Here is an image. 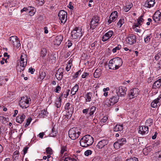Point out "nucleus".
<instances>
[{
    "instance_id": "f257e3e1",
    "label": "nucleus",
    "mask_w": 161,
    "mask_h": 161,
    "mask_svg": "<svg viewBox=\"0 0 161 161\" xmlns=\"http://www.w3.org/2000/svg\"><path fill=\"white\" fill-rule=\"evenodd\" d=\"M27 58L26 54L23 53H21L17 67V70L18 72H21L25 70L27 64Z\"/></svg>"
},
{
    "instance_id": "f03ea898",
    "label": "nucleus",
    "mask_w": 161,
    "mask_h": 161,
    "mask_svg": "<svg viewBox=\"0 0 161 161\" xmlns=\"http://www.w3.org/2000/svg\"><path fill=\"white\" fill-rule=\"evenodd\" d=\"M93 138L90 135H87L83 136L80 140V146L84 147H87L92 145L93 142Z\"/></svg>"
},
{
    "instance_id": "7ed1b4c3",
    "label": "nucleus",
    "mask_w": 161,
    "mask_h": 161,
    "mask_svg": "<svg viewBox=\"0 0 161 161\" xmlns=\"http://www.w3.org/2000/svg\"><path fill=\"white\" fill-rule=\"evenodd\" d=\"M122 64V60L119 58L117 57L110 60L108 66L109 69L115 70L121 67Z\"/></svg>"
},
{
    "instance_id": "20e7f679",
    "label": "nucleus",
    "mask_w": 161,
    "mask_h": 161,
    "mask_svg": "<svg viewBox=\"0 0 161 161\" xmlns=\"http://www.w3.org/2000/svg\"><path fill=\"white\" fill-rule=\"evenodd\" d=\"M67 147L66 146H61V147L60 156H62L63 154L64 153V161H79L77 157H75V158H72L69 157H66L67 155Z\"/></svg>"
},
{
    "instance_id": "39448f33",
    "label": "nucleus",
    "mask_w": 161,
    "mask_h": 161,
    "mask_svg": "<svg viewBox=\"0 0 161 161\" xmlns=\"http://www.w3.org/2000/svg\"><path fill=\"white\" fill-rule=\"evenodd\" d=\"M84 33V31L81 28L75 27L71 32V36L74 39H76L81 37Z\"/></svg>"
},
{
    "instance_id": "423d86ee",
    "label": "nucleus",
    "mask_w": 161,
    "mask_h": 161,
    "mask_svg": "<svg viewBox=\"0 0 161 161\" xmlns=\"http://www.w3.org/2000/svg\"><path fill=\"white\" fill-rule=\"evenodd\" d=\"M119 98L118 96H112L106 99L105 101V104L108 107L113 106L118 101Z\"/></svg>"
},
{
    "instance_id": "0eeeda50",
    "label": "nucleus",
    "mask_w": 161,
    "mask_h": 161,
    "mask_svg": "<svg viewBox=\"0 0 161 161\" xmlns=\"http://www.w3.org/2000/svg\"><path fill=\"white\" fill-rule=\"evenodd\" d=\"M80 134L78 128L74 127L70 129L69 131V136L72 139L74 140L77 138Z\"/></svg>"
},
{
    "instance_id": "6e6552de",
    "label": "nucleus",
    "mask_w": 161,
    "mask_h": 161,
    "mask_svg": "<svg viewBox=\"0 0 161 161\" xmlns=\"http://www.w3.org/2000/svg\"><path fill=\"white\" fill-rule=\"evenodd\" d=\"M31 100L27 96L22 97L19 102V106L23 108H26L29 107Z\"/></svg>"
},
{
    "instance_id": "1a4fd4ad",
    "label": "nucleus",
    "mask_w": 161,
    "mask_h": 161,
    "mask_svg": "<svg viewBox=\"0 0 161 161\" xmlns=\"http://www.w3.org/2000/svg\"><path fill=\"white\" fill-rule=\"evenodd\" d=\"M59 19L61 24L64 25L67 20V13L64 10H60L58 14Z\"/></svg>"
},
{
    "instance_id": "9d476101",
    "label": "nucleus",
    "mask_w": 161,
    "mask_h": 161,
    "mask_svg": "<svg viewBox=\"0 0 161 161\" xmlns=\"http://www.w3.org/2000/svg\"><path fill=\"white\" fill-rule=\"evenodd\" d=\"M100 20V17L97 15L94 16L92 18L90 24V27L95 29L99 24Z\"/></svg>"
},
{
    "instance_id": "9b49d317",
    "label": "nucleus",
    "mask_w": 161,
    "mask_h": 161,
    "mask_svg": "<svg viewBox=\"0 0 161 161\" xmlns=\"http://www.w3.org/2000/svg\"><path fill=\"white\" fill-rule=\"evenodd\" d=\"M127 91L126 88L125 86H119L116 88V92L118 97L124 96L126 94Z\"/></svg>"
},
{
    "instance_id": "f8f14e48",
    "label": "nucleus",
    "mask_w": 161,
    "mask_h": 161,
    "mask_svg": "<svg viewBox=\"0 0 161 161\" xmlns=\"http://www.w3.org/2000/svg\"><path fill=\"white\" fill-rule=\"evenodd\" d=\"M10 43L14 47H18L20 45L19 41L16 36H12L9 38Z\"/></svg>"
},
{
    "instance_id": "ddd939ff",
    "label": "nucleus",
    "mask_w": 161,
    "mask_h": 161,
    "mask_svg": "<svg viewBox=\"0 0 161 161\" xmlns=\"http://www.w3.org/2000/svg\"><path fill=\"white\" fill-rule=\"evenodd\" d=\"M161 104V94H160L158 97L151 103V106L152 108H156L159 106Z\"/></svg>"
},
{
    "instance_id": "4468645a",
    "label": "nucleus",
    "mask_w": 161,
    "mask_h": 161,
    "mask_svg": "<svg viewBox=\"0 0 161 161\" xmlns=\"http://www.w3.org/2000/svg\"><path fill=\"white\" fill-rule=\"evenodd\" d=\"M126 43L129 44L131 45L136 42V37L133 34H130L125 39Z\"/></svg>"
},
{
    "instance_id": "2eb2a0df",
    "label": "nucleus",
    "mask_w": 161,
    "mask_h": 161,
    "mask_svg": "<svg viewBox=\"0 0 161 161\" xmlns=\"http://www.w3.org/2000/svg\"><path fill=\"white\" fill-rule=\"evenodd\" d=\"M139 90L136 88L131 89L129 92V97L130 98H133L137 97L139 94Z\"/></svg>"
},
{
    "instance_id": "dca6fc26",
    "label": "nucleus",
    "mask_w": 161,
    "mask_h": 161,
    "mask_svg": "<svg viewBox=\"0 0 161 161\" xmlns=\"http://www.w3.org/2000/svg\"><path fill=\"white\" fill-rule=\"evenodd\" d=\"M118 17V12L116 11H114L112 12L109 16V19L108 20V24H111L112 22H114Z\"/></svg>"
},
{
    "instance_id": "f3484780",
    "label": "nucleus",
    "mask_w": 161,
    "mask_h": 161,
    "mask_svg": "<svg viewBox=\"0 0 161 161\" xmlns=\"http://www.w3.org/2000/svg\"><path fill=\"white\" fill-rule=\"evenodd\" d=\"M153 19L155 22L161 20V9L156 11L154 14Z\"/></svg>"
},
{
    "instance_id": "a211bd4d",
    "label": "nucleus",
    "mask_w": 161,
    "mask_h": 161,
    "mask_svg": "<svg viewBox=\"0 0 161 161\" xmlns=\"http://www.w3.org/2000/svg\"><path fill=\"white\" fill-rule=\"evenodd\" d=\"M108 140H103L99 141L97 146V148L100 149L104 148L108 143Z\"/></svg>"
},
{
    "instance_id": "6ab92c4d",
    "label": "nucleus",
    "mask_w": 161,
    "mask_h": 161,
    "mask_svg": "<svg viewBox=\"0 0 161 161\" xmlns=\"http://www.w3.org/2000/svg\"><path fill=\"white\" fill-rule=\"evenodd\" d=\"M113 34V32L112 31H109L103 36L102 41L105 42L107 41L112 36Z\"/></svg>"
},
{
    "instance_id": "aec40b11",
    "label": "nucleus",
    "mask_w": 161,
    "mask_h": 161,
    "mask_svg": "<svg viewBox=\"0 0 161 161\" xmlns=\"http://www.w3.org/2000/svg\"><path fill=\"white\" fill-rule=\"evenodd\" d=\"M63 38V36L61 35H59L56 36L53 41L54 44L59 45L61 43Z\"/></svg>"
},
{
    "instance_id": "412c9836",
    "label": "nucleus",
    "mask_w": 161,
    "mask_h": 161,
    "mask_svg": "<svg viewBox=\"0 0 161 161\" xmlns=\"http://www.w3.org/2000/svg\"><path fill=\"white\" fill-rule=\"evenodd\" d=\"M63 72L64 69L63 68H60L58 69L56 74L55 76L58 80H60L62 78Z\"/></svg>"
},
{
    "instance_id": "4be33fe9",
    "label": "nucleus",
    "mask_w": 161,
    "mask_h": 161,
    "mask_svg": "<svg viewBox=\"0 0 161 161\" xmlns=\"http://www.w3.org/2000/svg\"><path fill=\"white\" fill-rule=\"evenodd\" d=\"M155 3L154 0H147L145 2L144 6L145 8H150L153 7Z\"/></svg>"
},
{
    "instance_id": "5701e85b",
    "label": "nucleus",
    "mask_w": 161,
    "mask_h": 161,
    "mask_svg": "<svg viewBox=\"0 0 161 161\" xmlns=\"http://www.w3.org/2000/svg\"><path fill=\"white\" fill-rule=\"evenodd\" d=\"M148 132V127L146 126H142L140 127L139 133L142 135L147 134Z\"/></svg>"
},
{
    "instance_id": "b1692460",
    "label": "nucleus",
    "mask_w": 161,
    "mask_h": 161,
    "mask_svg": "<svg viewBox=\"0 0 161 161\" xmlns=\"http://www.w3.org/2000/svg\"><path fill=\"white\" fill-rule=\"evenodd\" d=\"M64 108L69 114H71L73 113L74 108L72 105H70V103H69L66 104Z\"/></svg>"
},
{
    "instance_id": "393cba45",
    "label": "nucleus",
    "mask_w": 161,
    "mask_h": 161,
    "mask_svg": "<svg viewBox=\"0 0 161 161\" xmlns=\"http://www.w3.org/2000/svg\"><path fill=\"white\" fill-rule=\"evenodd\" d=\"M25 117V116L24 114H21L17 117L16 121L19 124H21L23 122Z\"/></svg>"
},
{
    "instance_id": "a878e982",
    "label": "nucleus",
    "mask_w": 161,
    "mask_h": 161,
    "mask_svg": "<svg viewBox=\"0 0 161 161\" xmlns=\"http://www.w3.org/2000/svg\"><path fill=\"white\" fill-rule=\"evenodd\" d=\"M161 86V78L155 81L153 85V88L156 89L159 88Z\"/></svg>"
},
{
    "instance_id": "bb28decb",
    "label": "nucleus",
    "mask_w": 161,
    "mask_h": 161,
    "mask_svg": "<svg viewBox=\"0 0 161 161\" xmlns=\"http://www.w3.org/2000/svg\"><path fill=\"white\" fill-rule=\"evenodd\" d=\"M153 147L152 146H150L147 147L143 149V152L145 155H147L149 153H150L152 150Z\"/></svg>"
},
{
    "instance_id": "cd10ccee",
    "label": "nucleus",
    "mask_w": 161,
    "mask_h": 161,
    "mask_svg": "<svg viewBox=\"0 0 161 161\" xmlns=\"http://www.w3.org/2000/svg\"><path fill=\"white\" fill-rule=\"evenodd\" d=\"M123 128V125L120 124H117L114 126V130L115 131H121Z\"/></svg>"
},
{
    "instance_id": "c85d7f7f",
    "label": "nucleus",
    "mask_w": 161,
    "mask_h": 161,
    "mask_svg": "<svg viewBox=\"0 0 161 161\" xmlns=\"http://www.w3.org/2000/svg\"><path fill=\"white\" fill-rule=\"evenodd\" d=\"M79 88V85L76 84L71 89V94L72 95H75L78 91Z\"/></svg>"
},
{
    "instance_id": "c756f323",
    "label": "nucleus",
    "mask_w": 161,
    "mask_h": 161,
    "mask_svg": "<svg viewBox=\"0 0 161 161\" xmlns=\"http://www.w3.org/2000/svg\"><path fill=\"white\" fill-rule=\"evenodd\" d=\"M101 75V70L100 69H97L94 73V77L95 78H99Z\"/></svg>"
},
{
    "instance_id": "7c9ffc66",
    "label": "nucleus",
    "mask_w": 161,
    "mask_h": 161,
    "mask_svg": "<svg viewBox=\"0 0 161 161\" xmlns=\"http://www.w3.org/2000/svg\"><path fill=\"white\" fill-rule=\"evenodd\" d=\"M110 157L112 161H122L121 158L118 156L116 157L115 154H112Z\"/></svg>"
},
{
    "instance_id": "2f4dec72",
    "label": "nucleus",
    "mask_w": 161,
    "mask_h": 161,
    "mask_svg": "<svg viewBox=\"0 0 161 161\" xmlns=\"http://www.w3.org/2000/svg\"><path fill=\"white\" fill-rule=\"evenodd\" d=\"M34 2L37 6H42L45 3V0H34Z\"/></svg>"
},
{
    "instance_id": "473e14b6",
    "label": "nucleus",
    "mask_w": 161,
    "mask_h": 161,
    "mask_svg": "<svg viewBox=\"0 0 161 161\" xmlns=\"http://www.w3.org/2000/svg\"><path fill=\"white\" fill-rule=\"evenodd\" d=\"M47 50L45 48H42L41 51V57L42 58H44L45 56L47 54Z\"/></svg>"
},
{
    "instance_id": "72a5a7b5",
    "label": "nucleus",
    "mask_w": 161,
    "mask_h": 161,
    "mask_svg": "<svg viewBox=\"0 0 161 161\" xmlns=\"http://www.w3.org/2000/svg\"><path fill=\"white\" fill-rule=\"evenodd\" d=\"M118 143H119L121 146H122L123 145L126 143V140L125 138H123L119 139L117 141Z\"/></svg>"
},
{
    "instance_id": "f704fd0d",
    "label": "nucleus",
    "mask_w": 161,
    "mask_h": 161,
    "mask_svg": "<svg viewBox=\"0 0 161 161\" xmlns=\"http://www.w3.org/2000/svg\"><path fill=\"white\" fill-rule=\"evenodd\" d=\"M88 109H89V114L90 116H91L93 115L94 112L95 111L96 107L94 106H92L90 108H88Z\"/></svg>"
},
{
    "instance_id": "c9c22d12",
    "label": "nucleus",
    "mask_w": 161,
    "mask_h": 161,
    "mask_svg": "<svg viewBox=\"0 0 161 161\" xmlns=\"http://www.w3.org/2000/svg\"><path fill=\"white\" fill-rule=\"evenodd\" d=\"M72 60L71 59H70L69 61L66 68V69L67 71H68L70 70L72 66Z\"/></svg>"
},
{
    "instance_id": "e433bc0d",
    "label": "nucleus",
    "mask_w": 161,
    "mask_h": 161,
    "mask_svg": "<svg viewBox=\"0 0 161 161\" xmlns=\"http://www.w3.org/2000/svg\"><path fill=\"white\" fill-rule=\"evenodd\" d=\"M152 36L151 34H150L147 35L146 37L144 38V42L146 43H148L150 42Z\"/></svg>"
},
{
    "instance_id": "4c0bfd02",
    "label": "nucleus",
    "mask_w": 161,
    "mask_h": 161,
    "mask_svg": "<svg viewBox=\"0 0 161 161\" xmlns=\"http://www.w3.org/2000/svg\"><path fill=\"white\" fill-rule=\"evenodd\" d=\"M92 95L91 92L87 93L86 96V100L87 102H89L91 101Z\"/></svg>"
},
{
    "instance_id": "58836bf2",
    "label": "nucleus",
    "mask_w": 161,
    "mask_h": 161,
    "mask_svg": "<svg viewBox=\"0 0 161 161\" xmlns=\"http://www.w3.org/2000/svg\"><path fill=\"white\" fill-rule=\"evenodd\" d=\"M47 112L45 110H42L41 111L39 116L41 117L44 118L45 116H47Z\"/></svg>"
},
{
    "instance_id": "ea45409f",
    "label": "nucleus",
    "mask_w": 161,
    "mask_h": 161,
    "mask_svg": "<svg viewBox=\"0 0 161 161\" xmlns=\"http://www.w3.org/2000/svg\"><path fill=\"white\" fill-rule=\"evenodd\" d=\"M153 123V120L151 119H149L147 120L145 122L146 126L148 127L152 125Z\"/></svg>"
},
{
    "instance_id": "a19ab883",
    "label": "nucleus",
    "mask_w": 161,
    "mask_h": 161,
    "mask_svg": "<svg viewBox=\"0 0 161 161\" xmlns=\"http://www.w3.org/2000/svg\"><path fill=\"white\" fill-rule=\"evenodd\" d=\"M61 105V100L57 99H56L55 103V105L57 108H60Z\"/></svg>"
},
{
    "instance_id": "79ce46f5",
    "label": "nucleus",
    "mask_w": 161,
    "mask_h": 161,
    "mask_svg": "<svg viewBox=\"0 0 161 161\" xmlns=\"http://www.w3.org/2000/svg\"><path fill=\"white\" fill-rule=\"evenodd\" d=\"M121 48V46L120 45H118L117 46L113 48L112 51L113 53H116L117 51L119 50Z\"/></svg>"
},
{
    "instance_id": "37998d69",
    "label": "nucleus",
    "mask_w": 161,
    "mask_h": 161,
    "mask_svg": "<svg viewBox=\"0 0 161 161\" xmlns=\"http://www.w3.org/2000/svg\"><path fill=\"white\" fill-rule=\"evenodd\" d=\"M46 74L45 72L43 71H41L40 72L39 78L42 80L44 79L45 77L46 76Z\"/></svg>"
},
{
    "instance_id": "c03bdc74",
    "label": "nucleus",
    "mask_w": 161,
    "mask_h": 161,
    "mask_svg": "<svg viewBox=\"0 0 161 161\" xmlns=\"http://www.w3.org/2000/svg\"><path fill=\"white\" fill-rule=\"evenodd\" d=\"M29 8H31V10L29 12V15L31 16H33L35 13L36 10L34 8L32 7H30Z\"/></svg>"
},
{
    "instance_id": "a18cd8bd",
    "label": "nucleus",
    "mask_w": 161,
    "mask_h": 161,
    "mask_svg": "<svg viewBox=\"0 0 161 161\" xmlns=\"http://www.w3.org/2000/svg\"><path fill=\"white\" fill-rule=\"evenodd\" d=\"M133 6L132 4V3H129L128 5H127L125 8L124 9L125 12H128L129 11L130 9Z\"/></svg>"
},
{
    "instance_id": "49530a36",
    "label": "nucleus",
    "mask_w": 161,
    "mask_h": 161,
    "mask_svg": "<svg viewBox=\"0 0 161 161\" xmlns=\"http://www.w3.org/2000/svg\"><path fill=\"white\" fill-rule=\"evenodd\" d=\"M124 23V19H122L119 20V21L117 23V25L118 26H119V27H120Z\"/></svg>"
},
{
    "instance_id": "de8ad7c7",
    "label": "nucleus",
    "mask_w": 161,
    "mask_h": 161,
    "mask_svg": "<svg viewBox=\"0 0 161 161\" xmlns=\"http://www.w3.org/2000/svg\"><path fill=\"white\" fill-rule=\"evenodd\" d=\"M114 148L117 149L121 147L117 141L114 143Z\"/></svg>"
},
{
    "instance_id": "09e8293b",
    "label": "nucleus",
    "mask_w": 161,
    "mask_h": 161,
    "mask_svg": "<svg viewBox=\"0 0 161 161\" xmlns=\"http://www.w3.org/2000/svg\"><path fill=\"white\" fill-rule=\"evenodd\" d=\"M32 120L31 118H29L26 120V123L25 125V127H26L28 126L30 123H31V121Z\"/></svg>"
},
{
    "instance_id": "8fccbe9b",
    "label": "nucleus",
    "mask_w": 161,
    "mask_h": 161,
    "mask_svg": "<svg viewBox=\"0 0 161 161\" xmlns=\"http://www.w3.org/2000/svg\"><path fill=\"white\" fill-rule=\"evenodd\" d=\"M46 152L47 154L50 155L52 154L53 153V151L52 149L49 147H47L46 149Z\"/></svg>"
},
{
    "instance_id": "3c124183",
    "label": "nucleus",
    "mask_w": 161,
    "mask_h": 161,
    "mask_svg": "<svg viewBox=\"0 0 161 161\" xmlns=\"http://www.w3.org/2000/svg\"><path fill=\"white\" fill-rule=\"evenodd\" d=\"M81 73V70H80L77 72H76L75 74L73 76V77L74 79L77 78L79 75H80Z\"/></svg>"
},
{
    "instance_id": "603ef678",
    "label": "nucleus",
    "mask_w": 161,
    "mask_h": 161,
    "mask_svg": "<svg viewBox=\"0 0 161 161\" xmlns=\"http://www.w3.org/2000/svg\"><path fill=\"white\" fill-rule=\"evenodd\" d=\"M92 153V151L90 150H88L86 151L84 153V154L85 156H88L90 155Z\"/></svg>"
},
{
    "instance_id": "864d4df0",
    "label": "nucleus",
    "mask_w": 161,
    "mask_h": 161,
    "mask_svg": "<svg viewBox=\"0 0 161 161\" xmlns=\"http://www.w3.org/2000/svg\"><path fill=\"white\" fill-rule=\"evenodd\" d=\"M161 56V52H159L155 56V58L156 60H158Z\"/></svg>"
},
{
    "instance_id": "5fc2aeb1",
    "label": "nucleus",
    "mask_w": 161,
    "mask_h": 161,
    "mask_svg": "<svg viewBox=\"0 0 161 161\" xmlns=\"http://www.w3.org/2000/svg\"><path fill=\"white\" fill-rule=\"evenodd\" d=\"M8 79L7 78H0V85H2V84L5 83V82L8 80Z\"/></svg>"
},
{
    "instance_id": "6e6d98bb",
    "label": "nucleus",
    "mask_w": 161,
    "mask_h": 161,
    "mask_svg": "<svg viewBox=\"0 0 161 161\" xmlns=\"http://www.w3.org/2000/svg\"><path fill=\"white\" fill-rule=\"evenodd\" d=\"M132 28L135 31L137 32L141 33L142 31L139 28H138V27H135V26H132Z\"/></svg>"
},
{
    "instance_id": "4d7b16f0",
    "label": "nucleus",
    "mask_w": 161,
    "mask_h": 161,
    "mask_svg": "<svg viewBox=\"0 0 161 161\" xmlns=\"http://www.w3.org/2000/svg\"><path fill=\"white\" fill-rule=\"evenodd\" d=\"M125 161H138L137 158L135 157L127 159Z\"/></svg>"
},
{
    "instance_id": "13d9d810",
    "label": "nucleus",
    "mask_w": 161,
    "mask_h": 161,
    "mask_svg": "<svg viewBox=\"0 0 161 161\" xmlns=\"http://www.w3.org/2000/svg\"><path fill=\"white\" fill-rule=\"evenodd\" d=\"M108 119V118L107 116H104L101 120V122L103 123L106 122Z\"/></svg>"
},
{
    "instance_id": "bf43d9fd",
    "label": "nucleus",
    "mask_w": 161,
    "mask_h": 161,
    "mask_svg": "<svg viewBox=\"0 0 161 161\" xmlns=\"http://www.w3.org/2000/svg\"><path fill=\"white\" fill-rule=\"evenodd\" d=\"M70 90L69 89H67L65 92V93L64 94V98H66L69 95V92Z\"/></svg>"
},
{
    "instance_id": "052dcab7",
    "label": "nucleus",
    "mask_w": 161,
    "mask_h": 161,
    "mask_svg": "<svg viewBox=\"0 0 161 161\" xmlns=\"http://www.w3.org/2000/svg\"><path fill=\"white\" fill-rule=\"evenodd\" d=\"M61 89V87L59 86L58 85L56 87L55 92L57 93H59V92L60 91Z\"/></svg>"
},
{
    "instance_id": "680f3d73",
    "label": "nucleus",
    "mask_w": 161,
    "mask_h": 161,
    "mask_svg": "<svg viewBox=\"0 0 161 161\" xmlns=\"http://www.w3.org/2000/svg\"><path fill=\"white\" fill-rule=\"evenodd\" d=\"M92 161H102L101 158L98 156L94 158Z\"/></svg>"
},
{
    "instance_id": "e2e57ef3",
    "label": "nucleus",
    "mask_w": 161,
    "mask_h": 161,
    "mask_svg": "<svg viewBox=\"0 0 161 161\" xmlns=\"http://www.w3.org/2000/svg\"><path fill=\"white\" fill-rule=\"evenodd\" d=\"M94 3L93 0H89V2L88 4V6L89 7H92V6H93Z\"/></svg>"
},
{
    "instance_id": "0e129e2a",
    "label": "nucleus",
    "mask_w": 161,
    "mask_h": 161,
    "mask_svg": "<svg viewBox=\"0 0 161 161\" xmlns=\"http://www.w3.org/2000/svg\"><path fill=\"white\" fill-rule=\"evenodd\" d=\"M156 155L157 157H158V158H161V151H159L158 152H157L156 153Z\"/></svg>"
},
{
    "instance_id": "69168bd1",
    "label": "nucleus",
    "mask_w": 161,
    "mask_h": 161,
    "mask_svg": "<svg viewBox=\"0 0 161 161\" xmlns=\"http://www.w3.org/2000/svg\"><path fill=\"white\" fill-rule=\"evenodd\" d=\"M72 45V44L70 41H68V42L66 43V46L68 48H69Z\"/></svg>"
},
{
    "instance_id": "338daca9",
    "label": "nucleus",
    "mask_w": 161,
    "mask_h": 161,
    "mask_svg": "<svg viewBox=\"0 0 161 161\" xmlns=\"http://www.w3.org/2000/svg\"><path fill=\"white\" fill-rule=\"evenodd\" d=\"M144 20L142 18V17H140L137 19V22L141 24V23Z\"/></svg>"
},
{
    "instance_id": "774afa93",
    "label": "nucleus",
    "mask_w": 161,
    "mask_h": 161,
    "mask_svg": "<svg viewBox=\"0 0 161 161\" xmlns=\"http://www.w3.org/2000/svg\"><path fill=\"white\" fill-rule=\"evenodd\" d=\"M89 75V74L87 72H84L82 75L81 77L82 78H85Z\"/></svg>"
}]
</instances>
